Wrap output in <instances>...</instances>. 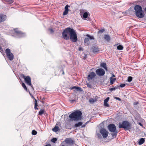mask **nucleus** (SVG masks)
Here are the masks:
<instances>
[{
	"label": "nucleus",
	"instance_id": "nucleus-1",
	"mask_svg": "<svg viewBox=\"0 0 146 146\" xmlns=\"http://www.w3.org/2000/svg\"><path fill=\"white\" fill-rule=\"evenodd\" d=\"M82 113L79 110H77L70 114L69 116V117L72 120L78 121L81 119Z\"/></svg>",
	"mask_w": 146,
	"mask_h": 146
},
{
	"label": "nucleus",
	"instance_id": "nucleus-2",
	"mask_svg": "<svg viewBox=\"0 0 146 146\" xmlns=\"http://www.w3.org/2000/svg\"><path fill=\"white\" fill-rule=\"evenodd\" d=\"M73 29L70 27H68L65 29L63 31L62 35L63 38L66 40H68L70 39V35Z\"/></svg>",
	"mask_w": 146,
	"mask_h": 146
},
{
	"label": "nucleus",
	"instance_id": "nucleus-3",
	"mask_svg": "<svg viewBox=\"0 0 146 146\" xmlns=\"http://www.w3.org/2000/svg\"><path fill=\"white\" fill-rule=\"evenodd\" d=\"M119 128H123L125 130H129L131 129V125L127 121H123L122 123H119Z\"/></svg>",
	"mask_w": 146,
	"mask_h": 146
},
{
	"label": "nucleus",
	"instance_id": "nucleus-4",
	"mask_svg": "<svg viewBox=\"0 0 146 146\" xmlns=\"http://www.w3.org/2000/svg\"><path fill=\"white\" fill-rule=\"evenodd\" d=\"M70 39L71 41L73 42H76L77 40L76 33L73 29L70 35Z\"/></svg>",
	"mask_w": 146,
	"mask_h": 146
},
{
	"label": "nucleus",
	"instance_id": "nucleus-5",
	"mask_svg": "<svg viewBox=\"0 0 146 146\" xmlns=\"http://www.w3.org/2000/svg\"><path fill=\"white\" fill-rule=\"evenodd\" d=\"M5 52L9 60H12L14 58V55L11 52L10 49L9 48L6 49Z\"/></svg>",
	"mask_w": 146,
	"mask_h": 146
},
{
	"label": "nucleus",
	"instance_id": "nucleus-6",
	"mask_svg": "<svg viewBox=\"0 0 146 146\" xmlns=\"http://www.w3.org/2000/svg\"><path fill=\"white\" fill-rule=\"evenodd\" d=\"M22 77L24 79L25 83L28 85L31 86L32 87L31 78L29 76H25L24 75H22Z\"/></svg>",
	"mask_w": 146,
	"mask_h": 146
},
{
	"label": "nucleus",
	"instance_id": "nucleus-7",
	"mask_svg": "<svg viewBox=\"0 0 146 146\" xmlns=\"http://www.w3.org/2000/svg\"><path fill=\"white\" fill-rule=\"evenodd\" d=\"M96 72L97 75L100 76H104L105 73L104 70L101 68L97 69L96 71Z\"/></svg>",
	"mask_w": 146,
	"mask_h": 146
},
{
	"label": "nucleus",
	"instance_id": "nucleus-8",
	"mask_svg": "<svg viewBox=\"0 0 146 146\" xmlns=\"http://www.w3.org/2000/svg\"><path fill=\"white\" fill-rule=\"evenodd\" d=\"M100 132L102 135V136L104 138H106L108 137V133L105 129H101L100 130Z\"/></svg>",
	"mask_w": 146,
	"mask_h": 146
},
{
	"label": "nucleus",
	"instance_id": "nucleus-9",
	"mask_svg": "<svg viewBox=\"0 0 146 146\" xmlns=\"http://www.w3.org/2000/svg\"><path fill=\"white\" fill-rule=\"evenodd\" d=\"M109 130L111 132H114L116 131V127L115 125L113 124H110L108 126Z\"/></svg>",
	"mask_w": 146,
	"mask_h": 146
},
{
	"label": "nucleus",
	"instance_id": "nucleus-10",
	"mask_svg": "<svg viewBox=\"0 0 146 146\" xmlns=\"http://www.w3.org/2000/svg\"><path fill=\"white\" fill-rule=\"evenodd\" d=\"M16 35L18 36L19 37H21L24 36L25 34L22 33L21 31L18 30L16 28L14 29Z\"/></svg>",
	"mask_w": 146,
	"mask_h": 146
},
{
	"label": "nucleus",
	"instance_id": "nucleus-11",
	"mask_svg": "<svg viewBox=\"0 0 146 146\" xmlns=\"http://www.w3.org/2000/svg\"><path fill=\"white\" fill-rule=\"evenodd\" d=\"M135 15L137 17L140 18H142L144 17V13L143 11H137V12L135 13Z\"/></svg>",
	"mask_w": 146,
	"mask_h": 146
},
{
	"label": "nucleus",
	"instance_id": "nucleus-12",
	"mask_svg": "<svg viewBox=\"0 0 146 146\" xmlns=\"http://www.w3.org/2000/svg\"><path fill=\"white\" fill-rule=\"evenodd\" d=\"M96 76V74L94 72L90 73L88 76L87 78L88 80H92Z\"/></svg>",
	"mask_w": 146,
	"mask_h": 146
},
{
	"label": "nucleus",
	"instance_id": "nucleus-13",
	"mask_svg": "<svg viewBox=\"0 0 146 146\" xmlns=\"http://www.w3.org/2000/svg\"><path fill=\"white\" fill-rule=\"evenodd\" d=\"M134 10L135 11V13L137 11H142V7L139 5H135L134 8Z\"/></svg>",
	"mask_w": 146,
	"mask_h": 146
},
{
	"label": "nucleus",
	"instance_id": "nucleus-14",
	"mask_svg": "<svg viewBox=\"0 0 146 146\" xmlns=\"http://www.w3.org/2000/svg\"><path fill=\"white\" fill-rule=\"evenodd\" d=\"M64 141L66 143L70 145L72 144L73 143V140L70 138H66Z\"/></svg>",
	"mask_w": 146,
	"mask_h": 146
},
{
	"label": "nucleus",
	"instance_id": "nucleus-15",
	"mask_svg": "<svg viewBox=\"0 0 146 146\" xmlns=\"http://www.w3.org/2000/svg\"><path fill=\"white\" fill-rule=\"evenodd\" d=\"M80 15H81L82 18L83 19H86L87 18L88 16V13L87 12L83 13L82 11H80Z\"/></svg>",
	"mask_w": 146,
	"mask_h": 146
},
{
	"label": "nucleus",
	"instance_id": "nucleus-16",
	"mask_svg": "<svg viewBox=\"0 0 146 146\" xmlns=\"http://www.w3.org/2000/svg\"><path fill=\"white\" fill-rule=\"evenodd\" d=\"M6 19V17L5 15H0V23L4 22Z\"/></svg>",
	"mask_w": 146,
	"mask_h": 146
},
{
	"label": "nucleus",
	"instance_id": "nucleus-17",
	"mask_svg": "<svg viewBox=\"0 0 146 146\" xmlns=\"http://www.w3.org/2000/svg\"><path fill=\"white\" fill-rule=\"evenodd\" d=\"M70 7V6L68 5H66L65 7V10L63 13V15H67L68 12V7Z\"/></svg>",
	"mask_w": 146,
	"mask_h": 146
},
{
	"label": "nucleus",
	"instance_id": "nucleus-18",
	"mask_svg": "<svg viewBox=\"0 0 146 146\" xmlns=\"http://www.w3.org/2000/svg\"><path fill=\"white\" fill-rule=\"evenodd\" d=\"M70 89L71 90L75 89L77 91L80 92H82V90L81 88L78 87H76V86H74L71 88H70Z\"/></svg>",
	"mask_w": 146,
	"mask_h": 146
},
{
	"label": "nucleus",
	"instance_id": "nucleus-19",
	"mask_svg": "<svg viewBox=\"0 0 146 146\" xmlns=\"http://www.w3.org/2000/svg\"><path fill=\"white\" fill-rule=\"evenodd\" d=\"M109 97H108L104 100V105L106 107H109V105L107 103L109 100Z\"/></svg>",
	"mask_w": 146,
	"mask_h": 146
},
{
	"label": "nucleus",
	"instance_id": "nucleus-20",
	"mask_svg": "<svg viewBox=\"0 0 146 146\" xmlns=\"http://www.w3.org/2000/svg\"><path fill=\"white\" fill-rule=\"evenodd\" d=\"M84 45L86 46H87L89 45L90 43V42L89 41V39L88 38H85L84 40Z\"/></svg>",
	"mask_w": 146,
	"mask_h": 146
},
{
	"label": "nucleus",
	"instance_id": "nucleus-21",
	"mask_svg": "<svg viewBox=\"0 0 146 146\" xmlns=\"http://www.w3.org/2000/svg\"><path fill=\"white\" fill-rule=\"evenodd\" d=\"M92 50L93 52H98L100 50L99 48L95 46H93L92 49Z\"/></svg>",
	"mask_w": 146,
	"mask_h": 146
},
{
	"label": "nucleus",
	"instance_id": "nucleus-22",
	"mask_svg": "<svg viewBox=\"0 0 146 146\" xmlns=\"http://www.w3.org/2000/svg\"><path fill=\"white\" fill-rule=\"evenodd\" d=\"M100 66L102 67L106 71L108 70V68L107 67L106 64L105 63H101L100 64Z\"/></svg>",
	"mask_w": 146,
	"mask_h": 146
},
{
	"label": "nucleus",
	"instance_id": "nucleus-23",
	"mask_svg": "<svg viewBox=\"0 0 146 146\" xmlns=\"http://www.w3.org/2000/svg\"><path fill=\"white\" fill-rule=\"evenodd\" d=\"M110 84H113L116 80V78H112V77H111L110 78Z\"/></svg>",
	"mask_w": 146,
	"mask_h": 146
},
{
	"label": "nucleus",
	"instance_id": "nucleus-24",
	"mask_svg": "<svg viewBox=\"0 0 146 146\" xmlns=\"http://www.w3.org/2000/svg\"><path fill=\"white\" fill-rule=\"evenodd\" d=\"M145 140L143 138H141L138 142V144L139 145H141L143 144L145 142Z\"/></svg>",
	"mask_w": 146,
	"mask_h": 146
},
{
	"label": "nucleus",
	"instance_id": "nucleus-25",
	"mask_svg": "<svg viewBox=\"0 0 146 146\" xmlns=\"http://www.w3.org/2000/svg\"><path fill=\"white\" fill-rule=\"evenodd\" d=\"M82 122H80L77 123H76L74 125L75 127H79L82 125Z\"/></svg>",
	"mask_w": 146,
	"mask_h": 146
},
{
	"label": "nucleus",
	"instance_id": "nucleus-26",
	"mask_svg": "<svg viewBox=\"0 0 146 146\" xmlns=\"http://www.w3.org/2000/svg\"><path fill=\"white\" fill-rule=\"evenodd\" d=\"M113 132V133L111 134V135H112L113 137L115 138L117 134V131H115V132Z\"/></svg>",
	"mask_w": 146,
	"mask_h": 146
},
{
	"label": "nucleus",
	"instance_id": "nucleus-27",
	"mask_svg": "<svg viewBox=\"0 0 146 146\" xmlns=\"http://www.w3.org/2000/svg\"><path fill=\"white\" fill-rule=\"evenodd\" d=\"M45 112V111L43 110H40L39 111L38 113V115H42Z\"/></svg>",
	"mask_w": 146,
	"mask_h": 146
},
{
	"label": "nucleus",
	"instance_id": "nucleus-28",
	"mask_svg": "<svg viewBox=\"0 0 146 146\" xmlns=\"http://www.w3.org/2000/svg\"><path fill=\"white\" fill-rule=\"evenodd\" d=\"M104 31H105V30L104 29H102L101 30H100L98 32V35L100 36H101V35H100L101 33H103Z\"/></svg>",
	"mask_w": 146,
	"mask_h": 146
},
{
	"label": "nucleus",
	"instance_id": "nucleus-29",
	"mask_svg": "<svg viewBox=\"0 0 146 146\" xmlns=\"http://www.w3.org/2000/svg\"><path fill=\"white\" fill-rule=\"evenodd\" d=\"M104 38L107 41H109L110 40V37L109 35H106L104 36Z\"/></svg>",
	"mask_w": 146,
	"mask_h": 146
},
{
	"label": "nucleus",
	"instance_id": "nucleus-30",
	"mask_svg": "<svg viewBox=\"0 0 146 146\" xmlns=\"http://www.w3.org/2000/svg\"><path fill=\"white\" fill-rule=\"evenodd\" d=\"M52 130L54 132H56L58 130V127H55L52 129Z\"/></svg>",
	"mask_w": 146,
	"mask_h": 146
},
{
	"label": "nucleus",
	"instance_id": "nucleus-31",
	"mask_svg": "<svg viewBox=\"0 0 146 146\" xmlns=\"http://www.w3.org/2000/svg\"><path fill=\"white\" fill-rule=\"evenodd\" d=\"M35 109L38 110V108L37 107V106H38L37 105V101L36 100V99H35Z\"/></svg>",
	"mask_w": 146,
	"mask_h": 146
},
{
	"label": "nucleus",
	"instance_id": "nucleus-32",
	"mask_svg": "<svg viewBox=\"0 0 146 146\" xmlns=\"http://www.w3.org/2000/svg\"><path fill=\"white\" fill-rule=\"evenodd\" d=\"M123 46L121 45H119L117 46V49L119 50H121L123 49Z\"/></svg>",
	"mask_w": 146,
	"mask_h": 146
},
{
	"label": "nucleus",
	"instance_id": "nucleus-33",
	"mask_svg": "<svg viewBox=\"0 0 146 146\" xmlns=\"http://www.w3.org/2000/svg\"><path fill=\"white\" fill-rule=\"evenodd\" d=\"M86 36H87L89 39H94V38L93 36H91L87 34L86 35Z\"/></svg>",
	"mask_w": 146,
	"mask_h": 146
},
{
	"label": "nucleus",
	"instance_id": "nucleus-34",
	"mask_svg": "<svg viewBox=\"0 0 146 146\" xmlns=\"http://www.w3.org/2000/svg\"><path fill=\"white\" fill-rule=\"evenodd\" d=\"M22 86L24 88L25 90L27 91V89L26 86L25 84L24 83H22Z\"/></svg>",
	"mask_w": 146,
	"mask_h": 146
},
{
	"label": "nucleus",
	"instance_id": "nucleus-35",
	"mask_svg": "<svg viewBox=\"0 0 146 146\" xmlns=\"http://www.w3.org/2000/svg\"><path fill=\"white\" fill-rule=\"evenodd\" d=\"M37 132L35 130H33L32 131V135H35L36 134H37Z\"/></svg>",
	"mask_w": 146,
	"mask_h": 146
},
{
	"label": "nucleus",
	"instance_id": "nucleus-36",
	"mask_svg": "<svg viewBox=\"0 0 146 146\" xmlns=\"http://www.w3.org/2000/svg\"><path fill=\"white\" fill-rule=\"evenodd\" d=\"M132 80V77L131 76H129L128 78L127 81L129 82H131Z\"/></svg>",
	"mask_w": 146,
	"mask_h": 146
},
{
	"label": "nucleus",
	"instance_id": "nucleus-37",
	"mask_svg": "<svg viewBox=\"0 0 146 146\" xmlns=\"http://www.w3.org/2000/svg\"><path fill=\"white\" fill-rule=\"evenodd\" d=\"M94 102V100L92 98H91L89 100V102L90 103H93Z\"/></svg>",
	"mask_w": 146,
	"mask_h": 146
},
{
	"label": "nucleus",
	"instance_id": "nucleus-38",
	"mask_svg": "<svg viewBox=\"0 0 146 146\" xmlns=\"http://www.w3.org/2000/svg\"><path fill=\"white\" fill-rule=\"evenodd\" d=\"M57 139L56 138H53L51 140L52 142L54 143H55Z\"/></svg>",
	"mask_w": 146,
	"mask_h": 146
},
{
	"label": "nucleus",
	"instance_id": "nucleus-39",
	"mask_svg": "<svg viewBox=\"0 0 146 146\" xmlns=\"http://www.w3.org/2000/svg\"><path fill=\"white\" fill-rule=\"evenodd\" d=\"M87 85L88 87L90 88H92V85L91 84L89 83H87Z\"/></svg>",
	"mask_w": 146,
	"mask_h": 146
},
{
	"label": "nucleus",
	"instance_id": "nucleus-40",
	"mask_svg": "<svg viewBox=\"0 0 146 146\" xmlns=\"http://www.w3.org/2000/svg\"><path fill=\"white\" fill-rule=\"evenodd\" d=\"M125 86V84H121L119 86L121 88H123V87H124Z\"/></svg>",
	"mask_w": 146,
	"mask_h": 146
},
{
	"label": "nucleus",
	"instance_id": "nucleus-41",
	"mask_svg": "<svg viewBox=\"0 0 146 146\" xmlns=\"http://www.w3.org/2000/svg\"><path fill=\"white\" fill-rule=\"evenodd\" d=\"M7 1L9 3H12L13 2V0H7Z\"/></svg>",
	"mask_w": 146,
	"mask_h": 146
},
{
	"label": "nucleus",
	"instance_id": "nucleus-42",
	"mask_svg": "<svg viewBox=\"0 0 146 146\" xmlns=\"http://www.w3.org/2000/svg\"><path fill=\"white\" fill-rule=\"evenodd\" d=\"M110 90H111V91H113V90H116V87L111 88H110Z\"/></svg>",
	"mask_w": 146,
	"mask_h": 146
},
{
	"label": "nucleus",
	"instance_id": "nucleus-43",
	"mask_svg": "<svg viewBox=\"0 0 146 146\" xmlns=\"http://www.w3.org/2000/svg\"><path fill=\"white\" fill-rule=\"evenodd\" d=\"M115 99H117V100H118L119 101H121V99L120 98L117 97H115Z\"/></svg>",
	"mask_w": 146,
	"mask_h": 146
},
{
	"label": "nucleus",
	"instance_id": "nucleus-44",
	"mask_svg": "<svg viewBox=\"0 0 146 146\" xmlns=\"http://www.w3.org/2000/svg\"><path fill=\"white\" fill-rule=\"evenodd\" d=\"M97 135H98V137L99 138H101V135L100 134H97Z\"/></svg>",
	"mask_w": 146,
	"mask_h": 146
},
{
	"label": "nucleus",
	"instance_id": "nucleus-45",
	"mask_svg": "<svg viewBox=\"0 0 146 146\" xmlns=\"http://www.w3.org/2000/svg\"><path fill=\"white\" fill-rule=\"evenodd\" d=\"M82 49H83L82 48V47H80L79 48V51L82 50Z\"/></svg>",
	"mask_w": 146,
	"mask_h": 146
},
{
	"label": "nucleus",
	"instance_id": "nucleus-46",
	"mask_svg": "<svg viewBox=\"0 0 146 146\" xmlns=\"http://www.w3.org/2000/svg\"><path fill=\"white\" fill-rule=\"evenodd\" d=\"M138 124H139L140 126H141V127H142L143 126V124H142L141 123L139 122V123H138Z\"/></svg>",
	"mask_w": 146,
	"mask_h": 146
},
{
	"label": "nucleus",
	"instance_id": "nucleus-47",
	"mask_svg": "<svg viewBox=\"0 0 146 146\" xmlns=\"http://www.w3.org/2000/svg\"><path fill=\"white\" fill-rule=\"evenodd\" d=\"M50 31L51 33H53L54 32V31L52 29H50Z\"/></svg>",
	"mask_w": 146,
	"mask_h": 146
},
{
	"label": "nucleus",
	"instance_id": "nucleus-48",
	"mask_svg": "<svg viewBox=\"0 0 146 146\" xmlns=\"http://www.w3.org/2000/svg\"><path fill=\"white\" fill-rule=\"evenodd\" d=\"M86 123L85 124H84V125H83L82 126V127H84L86 125Z\"/></svg>",
	"mask_w": 146,
	"mask_h": 146
},
{
	"label": "nucleus",
	"instance_id": "nucleus-49",
	"mask_svg": "<svg viewBox=\"0 0 146 146\" xmlns=\"http://www.w3.org/2000/svg\"><path fill=\"white\" fill-rule=\"evenodd\" d=\"M111 77H112V78H113V77H115V76L113 74L112 75Z\"/></svg>",
	"mask_w": 146,
	"mask_h": 146
},
{
	"label": "nucleus",
	"instance_id": "nucleus-50",
	"mask_svg": "<svg viewBox=\"0 0 146 146\" xmlns=\"http://www.w3.org/2000/svg\"><path fill=\"white\" fill-rule=\"evenodd\" d=\"M119 86H116L115 87H116V89L119 88Z\"/></svg>",
	"mask_w": 146,
	"mask_h": 146
},
{
	"label": "nucleus",
	"instance_id": "nucleus-51",
	"mask_svg": "<svg viewBox=\"0 0 146 146\" xmlns=\"http://www.w3.org/2000/svg\"><path fill=\"white\" fill-rule=\"evenodd\" d=\"M138 104V102H135V103H134V105H137Z\"/></svg>",
	"mask_w": 146,
	"mask_h": 146
},
{
	"label": "nucleus",
	"instance_id": "nucleus-52",
	"mask_svg": "<svg viewBox=\"0 0 146 146\" xmlns=\"http://www.w3.org/2000/svg\"><path fill=\"white\" fill-rule=\"evenodd\" d=\"M70 101L71 103H72L74 102L75 101V100H70Z\"/></svg>",
	"mask_w": 146,
	"mask_h": 146
},
{
	"label": "nucleus",
	"instance_id": "nucleus-53",
	"mask_svg": "<svg viewBox=\"0 0 146 146\" xmlns=\"http://www.w3.org/2000/svg\"><path fill=\"white\" fill-rule=\"evenodd\" d=\"M44 146H51V145L50 144H48L45 145Z\"/></svg>",
	"mask_w": 146,
	"mask_h": 146
},
{
	"label": "nucleus",
	"instance_id": "nucleus-54",
	"mask_svg": "<svg viewBox=\"0 0 146 146\" xmlns=\"http://www.w3.org/2000/svg\"><path fill=\"white\" fill-rule=\"evenodd\" d=\"M0 50L1 51V50L3 51L2 49V47L0 46Z\"/></svg>",
	"mask_w": 146,
	"mask_h": 146
},
{
	"label": "nucleus",
	"instance_id": "nucleus-55",
	"mask_svg": "<svg viewBox=\"0 0 146 146\" xmlns=\"http://www.w3.org/2000/svg\"><path fill=\"white\" fill-rule=\"evenodd\" d=\"M62 71H63L62 74H64V72L63 70H62Z\"/></svg>",
	"mask_w": 146,
	"mask_h": 146
},
{
	"label": "nucleus",
	"instance_id": "nucleus-56",
	"mask_svg": "<svg viewBox=\"0 0 146 146\" xmlns=\"http://www.w3.org/2000/svg\"><path fill=\"white\" fill-rule=\"evenodd\" d=\"M32 98H33V99H34L35 100V98H34V97L33 96H32Z\"/></svg>",
	"mask_w": 146,
	"mask_h": 146
},
{
	"label": "nucleus",
	"instance_id": "nucleus-57",
	"mask_svg": "<svg viewBox=\"0 0 146 146\" xmlns=\"http://www.w3.org/2000/svg\"><path fill=\"white\" fill-rule=\"evenodd\" d=\"M86 55H85V57H84V58H86Z\"/></svg>",
	"mask_w": 146,
	"mask_h": 146
}]
</instances>
